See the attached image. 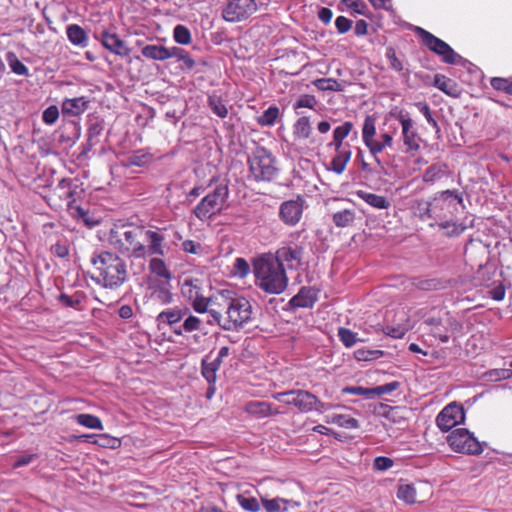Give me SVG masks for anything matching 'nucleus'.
Masks as SVG:
<instances>
[{
    "label": "nucleus",
    "instance_id": "obj_1",
    "mask_svg": "<svg viewBox=\"0 0 512 512\" xmlns=\"http://www.w3.org/2000/svg\"><path fill=\"white\" fill-rule=\"evenodd\" d=\"M253 273L256 285L269 294H281L288 286L285 268L273 258L265 254L253 262Z\"/></svg>",
    "mask_w": 512,
    "mask_h": 512
},
{
    "label": "nucleus",
    "instance_id": "obj_2",
    "mask_svg": "<svg viewBox=\"0 0 512 512\" xmlns=\"http://www.w3.org/2000/svg\"><path fill=\"white\" fill-rule=\"evenodd\" d=\"M209 313L222 329L235 330L251 319L252 305L244 297L234 299L221 297L217 308H210Z\"/></svg>",
    "mask_w": 512,
    "mask_h": 512
},
{
    "label": "nucleus",
    "instance_id": "obj_3",
    "mask_svg": "<svg viewBox=\"0 0 512 512\" xmlns=\"http://www.w3.org/2000/svg\"><path fill=\"white\" fill-rule=\"evenodd\" d=\"M97 271L96 281L105 288L116 289L122 286L127 278L128 271L124 259L119 255L102 251L91 259Z\"/></svg>",
    "mask_w": 512,
    "mask_h": 512
},
{
    "label": "nucleus",
    "instance_id": "obj_4",
    "mask_svg": "<svg viewBox=\"0 0 512 512\" xmlns=\"http://www.w3.org/2000/svg\"><path fill=\"white\" fill-rule=\"evenodd\" d=\"M144 225L122 224L110 231L109 241L130 258H145Z\"/></svg>",
    "mask_w": 512,
    "mask_h": 512
},
{
    "label": "nucleus",
    "instance_id": "obj_5",
    "mask_svg": "<svg viewBox=\"0 0 512 512\" xmlns=\"http://www.w3.org/2000/svg\"><path fill=\"white\" fill-rule=\"evenodd\" d=\"M354 128L351 121H345L333 130L332 140L327 144V148L334 150V156L331 159L329 169L334 173L341 175L352 157L351 145L345 142Z\"/></svg>",
    "mask_w": 512,
    "mask_h": 512
},
{
    "label": "nucleus",
    "instance_id": "obj_6",
    "mask_svg": "<svg viewBox=\"0 0 512 512\" xmlns=\"http://www.w3.org/2000/svg\"><path fill=\"white\" fill-rule=\"evenodd\" d=\"M250 176L256 181H272L278 174L276 159L265 147H256L248 157Z\"/></svg>",
    "mask_w": 512,
    "mask_h": 512
},
{
    "label": "nucleus",
    "instance_id": "obj_7",
    "mask_svg": "<svg viewBox=\"0 0 512 512\" xmlns=\"http://www.w3.org/2000/svg\"><path fill=\"white\" fill-rule=\"evenodd\" d=\"M228 196V185H217L195 206L193 209L194 215L201 221H208L212 219L222 212L226 205Z\"/></svg>",
    "mask_w": 512,
    "mask_h": 512
},
{
    "label": "nucleus",
    "instance_id": "obj_8",
    "mask_svg": "<svg viewBox=\"0 0 512 512\" xmlns=\"http://www.w3.org/2000/svg\"><path fill=\"white\" fill-rule=\"evenodd\" d=\"M396 131L397 128L391 132L381 130L379 136L376 137L375 118L368 115L362 126V141L370 154L382 153L385 149L392 148Z\"/></svg>",
    "mask_w": 512,
    "mask_h": 512
},
{
    "label": "nucleus",
    "instance_id": "obj_9",
    "mask_svg": "<svg viewBox=\"0 0 512 512\" xmlns=\"http://www.w3.org/2000/svg\"><path fill=\"white\" fill-rule=\"evenodd\" d=\"M415 31L421 44L434 54L440 56L444 63L453 65L457 64L462 59L448 43L436 37L431 32L421 27H417Z\"/></svg>",
    "mask_w": 512,
    "mask_h": 512
},
{
    "label": "nucleus",
    "instance_id": "obj_10",
    "mask_svg": "<svg viewBox=\"0 0 512 512\" xmlns=\"http://www.w3.org/2000/svg\"><path fill=\"white\" fill-rule=\"evenodd\" d=\"M259 9L257 0H227L221 10L223 20L239 23L248 20Z\"/></svg>",
    "mask_w": 512,
    "mask_h": 512
},
{
    "label": "nucleus",
    "instance_id": "obj_11",
    "mask_svg": "<svg viewBox=\"0 0 512 512\" xmlns=\"http://www.w3.org/2000/svg\"><path fill=\"white\" fill-rule=\"evenodd\" d=\"M450 448L458 453L479 455L483 452L481 443L465 428L454 429L448 434Z\"/></svg>",
    "mask_w": 512,
    "mask_h": 512
},
{
    "label": "nucleus",
    "instance_id": "obj_12",
    "mask_svg": "<svg viewBox=\"0 0 512 512\" xmlns=\"http://www.w3.org/2000/svg\"><path fill=\"white\" fill-rule=\"evenodd\" d=\"M396 119L401 125V140L405 148V152L408 154H415L419 152L423 139L418 133L414 121L408 113H404L402 111L396 115Z\"/></svg>",
    "mask_w": 512,
    "mask_h": 512
},
{
    "label": "nucleus",
    "instance_id": "obj_13",
    "mask_svg": "<svg viewBox=\"0 0 512 512\" xmlns=\"http://www.w3.org/2000/svg\"><path fill=\"white\" fill-rule=\"evenodd\" d=\"M432 495L433 489L428 482L400 484L397 489V498L407 505L425 503Z\"/></svg>",
    "mask_w": 512,
    "mask_h": 512
},
{
    "label": "nucleus",
    "instance_id": "obj_14",
    "mask_svg": "<svg viewBox=\"0 0 512 512\" xmlns=\"http://www.w3.org/2000/svg\"><path fill=\"white\" fill-rule=\"evenodd\" d=\"M304 248L293 242H286L280 246L273 258L278 261L282 267L287 266L289 270H297L303 265Z\"/></svg>",
    "mask_w": 512,
    "mask_h": 512
},
{
    "label": "nucleus",
    "instance_id": "obj_15",
    "mask_svg": "<svg viewBox=\"0 0 512 512\" xmlns=\"http://www.w3.org/2000/svg\"><path fill=\"white\" fill-rule=\"evenodd\" d=\"M293 137L295 141L304 142L313 151L319 149L324 143L323 138L313 134L310 119L306 116L300 117L294 123Z\"/></svg>",
    "mask_w": 512,
    "mask_h": 512
},
{
    "label": "nucleus",
    "instance_id": "obj_16",
    "mask_svg": "<svg viewBox=\"0 0 512 512\" xmlns=\"http://www.w3.org/2000/svg\"><path fill=\"white\" fill-rule=\"evenodd\" d=\"M465 420V411L462 405L452 402L445 406L436 417L438 428L448 432Z\"/></svg>",
    "mask_w": 512,
    "mask_h": 512
},
{
    "label": "nucleus",
    "instance_id": "obj_17",
    "mask_svg": "<svg viewBox=\"0 0 512 512\" xmlns=\"http://www.w3.org/2000/svg\"><path fill=\"white\" fill-rule=\"evenodd\" d=\"M304 203L305 201L300 195L295 199L282 202L279 208V217L281 221L288 226L297 225L302 218Z\"/></svg>",
    "mask_w": 512,
    "mask_h": 512
},
{
    "label": "nucleus",
    "instance_id": "obj_18",
    "mask_svg": "<svg viewBox=\"0 0 512 512\" xmlns=\"http://www.w3.org/2000/svg\"><path fill=\"white\" fill-rule=\"evenodd\" d=\"M293 401V406L301 413H309L314 410L323 413L327 409L325 403L321 402L316 395L307 390L298 389L296 398Z\"/></svg>",
    "mask_w": 512,
    "mask_h": 512
},
{
    "label": "nucleus",
    "instance_id": "obj_19",
    "mask_svg": "<svg viewBox=\"0 0 512 512\" xmlns=\"http://www.w3.org/2000/svg\"><path fill=\"white\" fill-rule=\"evenodd\" d=\"M144 234V243L148 242V245H145V257L146 256H164V241L165 236L161 232L160 229L152 230L147 229L144 226L143 230Z\"/></svg>",
    "mask_w": 512,
    "mask_h": 512
},
{
    "label": "nucleus",
    "instance_id": "obj_20",
    "mask_svg": "<svg viewBox=\"0 0 512 512\" xmlns=\"http://www.w3.org/2000/svg\"><path fill=\"white\" fill-rule=\"evenodd\" d=\"M244 411L258 419L281 414V411L278 407H274L273 404L260 400H252L247 402L244 406Z\"/></svg>",
    "mask_w": 512,
    "mask_h": 512
},
{
    "label": "nucleus",
    "instance_id": "obj_21",
    "mask_svg": "<svg viewBox=\"0 0 512 512\" xmlns=\"http://www.w3.org/2000/svg\"><path fill=\"white\" fill-rule=\"evenodd\" d=\"M101 43L105 49L115 55L126 57L130 54V49L127 47L125 41L116 33L103 31L101 33Z\"/></svg>",
    "mask_w": 512,
    "mask_h": 512
},
{
    "label": "nucleus",
    "instance_id": "obj_22",
    "mask_svg": "<svg viewBox=\"0 0 512 512\" xmlns=\"http://www.w3.org/2000/svg\"><path fill=\"white\" fill-rule=\"evenodd\" d=\"M90 100L85 96L66 98L61 103L63 116L78 117L89 107Z\"/></svg>",
    "mask_w": 512,
    "mask_h": 512
},
{
    "label": "nucleus",
    "instance_id": "obj_23",
    "mask_svg": "<svg viewBox=\"0 0 512 512\" xmlns=\"http://www.w3.org/2000/svg\"><path fill=\"white\" fill-rule=\"evenodd\" d=\"M462 329L463 326L459 321L449 318L445 323H442L440 327L433 329L431 334L442 343H447L452 336L457 337Z\"/></svg>",
    "mask_w": 512,
    "mask_h": 512
},
{
    "label": "nucleus",
    "instance_id": "obj_24",
    "mask_svg": "<svg viewBox=\"0 0 512 512\" xmlns=\"http://www.w3.org/2000/svg\"><path fill=\"white\" fill-rule=\"evenodd\" d=\"M222 361L214 357L212 352L205 356L201 363V373L209 384H214L217 378V372L222 365Z\"/></svg>",
    "mask_w": 512,
    "mask_h": 512
},
{
    "label": "nucleus",
    "instance_id": "obj_25",
    "mask_svg": "<svg viewBox=\"0 0 512 512\" xmlns=\"http://www.w3.org/2000/svg\"><path fill=\"white\" fill-rule=\"evenodd\" d=\"M317 300V292L310 287H302L299 292L293 296L289 304L293 308H311Z\"/></svg>",
    "mask_w": 512,
    "mask_h": 512
},
{
    "label": "nucleus",
    "instance_id": "obj_26",
    "mask_svg": "<svg viewBox=\"0 0 512 512\" xmlns=\"http://www.w3.org/2000/svg\"><path fill=\"white\" fill-rule=\"evenodd\" d=\"M433 85L446 95L453 98H457L461 94L458 84L451 78L442 74L435 75Z\"/></svg>",
    "mask_w": 512,
    "mask_h": 512
},
{
    "label": "nucleus",
    "instance_id": "obj_27",
    "mask_svg": "<svg viewBox=\"0 0 512 512\" xmlns=\"http://www.w3.org/2000/svg\"><path fill=\"white\" fill-rule=\"evenodd\" d=\"M189 301L197 313L209 312L210 308H216L215 306L219 303L218 298L213 299L211 297L204 296L201 289L194 296L189 294Z\"/></svg>",
    "mask_w": 512,
    "mask_h": 512
},
{
    "label": "nucleus",
    "instance_id": "obj_28",
    "mask_svg": "<svg viewBox=\"0 0 512 512\" xmlns=\"http://www.w3.org/2000/svg\"><path fill=\"white\" fill-rule=\"evenodd\" d=\"M449 168L444 163H434L429 166L422 175V180L425 183L433 184L444 177L448 176Z\"/></svg>",
    "mask_w": 512,
    "mask_h": 512
},
{
    "label": "nucleus",
    "instance_id": "obj_29",
    "mask_svg": "<svg viewBox=\"0 0 512 512\" xmlns=\"http://www.w3.org/2000/svg\"><path fill=\"white\" fill-rule=\"evenodd\" d=\"M66 35L68 40L74 45L78 47H86L88 45V34L87 32L78 24H70L66 27Z\"/></svg>",
    "mask_w": 512,
    "mask_h": 512
},
{
    "label": "nucleus",
    "instance_id": "obj_30",
    "mask_svg": "<svg viewBox=\"0 0 512 512\" xmlns=\"http://www.w3.org/2000/svg\"><path fill=\"white\" fill-rule=\"evenodd\" d=\"M356 195L365 203H367L368 205L375 209H387L390 205L388 200L384 196L375 193L367 192L364 190H358L356 192Z\"/></svg>",
    "mask_w": 512,
    "mask_h": 512
},
{
    "label": "nucleus",
    "instance_id": "obj_31",
    "mask_svg": "<svg viewBox=\"0 0 512 512\" xmlns=\"http://www.w3.org/2000/svg\"><path fill=\"white\" fill-rule=\"evenodd\" d=\"M188 309H167L162 311L157 316V321L160 324H167L173 326L181 321V319L188 314Z\"/></svg>",
    "mask_w": 512,
    "mask_h": 512
},
{
    "label": "nucleus",
    "instance_id": "obj_32",
    "mask_svg": "<svg viewBox=\"0 0 512 512\" xmlns=\"http://www.w3.org/2000/svg\"><path fill=\"white\" fill-rule=\"evenodd\" d=\"M141 54L150 60L165 61L167 60V47L159 44H148L141 49Z\"/></svg>",
    "mask_w": 512,
    "mask_h": 512
},
{
    "label": "nucleus",
    "instance_id": "obj_33",
    "mask_svg": "<svg viewBox=\"0 0 512 512\" xmlns=\"http://www.w3.org/2000/svg\"><path fill=\"white\" fill-rule=\"evenodd\" d=\"M73 195L74 191L72 190L70 181L67 179H62L59 181L50 199H52L54 196H58L60 200L66 201L67 206L70 207L72 202H74Z\"/></svg>",
    "mask_w": 512,
    "mask_h": 512
},
{
    "label": "nucleus",
    "instance_id": "obj_34",
    "mask_svg": "<svg viewBox=\"0 0 512 512\" xmlns=\"http://www.w3.org/2000/svg\"><path fill=\"white\" fill-rule=\"evenodd\" d=\"M153 160V155L145 149H139L134 151L131 155L126 158V166H137L142 167Z\"/></svg>",
    "mask_w": 512,
    "mask_h": 512
},
{
    "label": "nucleus",
    "instance_id": "obj_35",
    "mask_svg": "<svg viewBox=\"0 0 512 512\" xmlns=\"http://www.w3.org/2000/svg\"><path fill=\"white\" fill-rule=\"evenodd\" d=\"M249 490H244L236 495V500L241 508L248 512H259L261 507L258 500L255 497L248 496Z\"/></svg>",
    "mask_w": 512,
    "mask_h": 512
},
{
    "label": "nucleus",
    "instance_id": "obj_36",
    "mask_svg": "<svg viewBox=\"0 0 512 512\" xmlns=\"http://www.w3.org/2000/svg\"><path fill=\"white\" fill-rule=\"evenodd\" d=\"M326 422L336 424L339 427L347 429H356L359 427L358 420L345 414H333L326 417Z\"/></svg>",
    "mask_w": 512,
    "mask_h": 512
},
{
    "label": "nucleus",
    "instance_id": "obj_37",
    "mask_svg": "<svg viewBox=\"0 0 512 512\" xmlns=\"http://www.w3.org/2000/svg\"><path fill=\"white\" fill-rule=\"evenodd\" d=\"M149 268L153 274L164 279L166 282L171 279V273L162 259L158 257L152 258L149 262Z\"/></svg>",
    "mask_w": 512,
    "mask_h": 512
},
{
    "label": "nucleus",
    "instance_id": "obj_38",
    "mask_svg": "<svg viewBox=\"0 0 512 512\" xmlns=\"http://www.w3.org/2000/svg\"><path fill=\"white\" fill-rule=\"evenodd\" d=\"M84 295L82 292H75L73 295L61 293L58 296V301L65 307H71L76 310H82Z\"/></svg>",
    "mask_w": 512,
    "mask_h": 512
},
{
    "label": "nucleus",
    "instance_id": "obj_39",
    "mask_svg": "<svg viewBox=\"0 0 512 512\" xmlns=\"http://www.w3.org/2000/svg\"><path fill=\"white\" fill-rule=\"evenodd\" d=\"M333 223L339 227L344 228L350 226L355 220V212L350 209L337 211L333 214Z\"/></svg>",
    "mask_w": 512,
    "mask_h": 512
},
{
    "label": "nucleus",
    "instance_id": "obj_40",
    "mask_svg": "<svg viewBox=\"0 0 512 512\" xmlns=\"http://www.w3.org/2000/svg\"><path fill=\"white\" fill-rule=\"evenodd\" d=\"M313 84L320 91L341 92L344 90L342 83L334 78H319L316 79Z\"/></svg>",
    "mask_w": 512,
    "mask_h": 512
},
{
    "label": "nucleus",
    "instance_id": "obj_41",
    "mask_svg": "<svg viewBox=\"0 0 512 512\" xmlns=\"http://www.w3.org/2000/svg\"><path fill=\"white\" fill-rule=\"evenodd\" d=\"M173 38L174 41L180 45H189L192 42L190 30L182 24H178L174 27Z\"/></svg>",
    "mask_w": 512,
    "mask_h": 512
},
{
    "label": "nucleus",
    "instance_id": "obj_42",
    "mask_svg": "<svg viewBox=\"0 0 512 512\" xmlns=\"http://www.w3.org/2000/svg\"><path fill=\"white\" fill-rule=\"evenodd\" d=\"M76 421L79 425L90 429H102V421L99 417L92 414H79L76 416Z\"/></svg>",
    "mask_w": 512,
    "mask_h": 512
},
{
    "label": "nucleus",
    "instance_id": "obj_43",
    "mask_svg": "<svg viewBox=\"0 0 512 512\" xmlns=\"http://www.w3.org/2000/svg\"><path fill=\"white\" fill-rule=\"evenodd\" d=\"M439 229L444 230L447 237H457L461 235L466 227L461 223L444 221L438 224Z\"/></svg>",
    "mask_w": 512,
    "mask_h": 512
},
{
    "label": "nucleus",
    "instance_id": "obj_44",
    "mask_svg": "<svg viewBox=\"0 0 512 512\" xmlns=\"http://www.w3.org/2000/svg\"><path fill=\"white\" fill-rule=\"evenodd\" d=\"M384 355L382 350H372L367 348H359L354 351V358L357 361H372L381 358Z\"/></svg>",
    "mask_w": 512,
    "mask_h": 512
},
{
    "label": "nucleus",
    "instance_id": "obj_45",
    "mask_svg": "<svg viewBox=\"0 0 512 512\" xmlns=\"http://www.w3.org/2000/svg\"><path fill=\"white\" fill-rule=\"evenodd\" d=\"M278 116L279 108L277 106H270L257 118V122L261 126H272Z\"/></svg>",
    "mask_w": 512,
    "mask_h": 512
},
{
    "label": "nucleus",
    "instance_id": "obj_46",
    "mask_svg": "<svg viewBox=\"0 0 512 512\" xmlns=\"http://www.w3.org/2000/svg\"><path fill=\"white\" fill-rule=\"evenodd\" d=\"M208 104L214 114H216L220 118H225L228 115V109L221 99L216 95L209 96Z\"/></svg>",
    "mask_w": 512,
    "mask_h": 512
},
{
    "label": "nucleus",
    "instance_id": "obj_47",
    "mask_svg": "<svg viewBox=\"0 0 512 512\" xmlns=\"http://www.w3.org/2000/svg\"><path fill=\"white\" fill-rule=\"evenodd\" d=\"M484 377L488 381H502L512 377V369L510 368H496L485 372Z\"/></svg>",
    "mask_w": 512,
    "mask_h": 512
},
{
    "label": "nucleus",
    "instance_id": "obj_48",
    "mask_svg": "<svg viewBox=\"0 0 512 512\" xmlns=\"http://www.w3.org/2000/svg\"><path fill=\"white\" fill-rule=\"evenodd\" d=\"M263 507L267 512H285L286 508H282V504L288 503V500L284 498H274V499H266L261 498Z\"/></svg>",
    "mask_w": 512,
    "mask_h": 512
},
{
    "label": "nucleus",
    "instance_id": "obj_49",
    "mask_svg": "<svg viewBox=\"0 0 512 512\" xmlns=\"http://www.w3.org/2000/svg\"><path fill=\"white\" fill-rule=\"evenodd\" d=\"M7 61L11 70L21 76L28 75V68L17 58V56L13 52L7 53Z\"/></svg>",
    "mask_w": 512,
    "mask_h": 512
},
{
    "label": "nucleus",
    "instance_id": "obj_50",
    "mask_svg": "<svg viewBox=\"0 0 512 512\" xmlns=\"http://www.w3.org/2000/svg\"><path fill=\"white\" fill-rule=\"evenodd\" d=\"M490 84L493 89L512 95V80L502 77H493L490 80Z\"/></svg>",
    "mask_w": 512,
    "mask_h": 512
},
{
    "label": "nucleus",
    "instance_id": "obj_51",
    "mask_svg": "<svg viewBox=\"0 0 512 512\" xmlns=\"http://www.w3.org/2000/svg\"><path fill=\"white\" fill-rule=\"evenodd\" d=\"M338 337H339L340 341L343 343V345L347 348L352 347L358 341H360L357 338V334L348 328H339Z\"/></svg>",
    "mask_w": 512,
    "mask_h": 512
},
{
    "label": "nucleus",
    "instance_id": "obj_52",
    "mask_svg": "<svg viewBox=\"0 0 512 512\" xmlns=\"http://www.w3.org/2000/svg\"><path fill=\"white\" fill-rule=\"evenodd\" d=\"M59 118V109L56 105H50L42 114V120L47 125H53Z\"/></svg>",
    "mask_w": 512,
    "mask_h": 512
},
{
    "label": "nucleus",
    "instance_id": "obj_53",
    "mask_svg": "<svg viewBox=\"0 0 512 512\" xmlns=\"http://www.w3.org/2000/svg\"><path fill=\"white\" fill-rule=\"evenodd\" d=\"M202 320L199 317L189 315L183 322L182 328L185 332H193L202 329Z\"/></svg>",
    "mask_w": 512,
    "mask_h": 512
},
{
    "label": "nucleus",
    "instance_id": "obj_54",
    "mask_svg": "<svg viewBox=\"0 0 512 512\" xmlns=\"http://www.w3.org/2000/svg\"><path fill=\"white\" fill-rule=\"evenodd\" d=\"M386 58L389 61L390 67L397 71L401 72L403 70V64L400 59L397 57L396 51L393 47H388L386 49Z\"/></svg>",
    "mask_w": 512,
    "mask_h": 512
},
{
    "label": "nucleus",
    "instance_id": "obj_55",
    "mask_svg": "<svg viewBox=\"0 0 512 512\" xmlns=\"http://www.w3.org/2000/svg\"><path fill=\"white\" fill-rule=\"evenodd\" d=\"M297 393H298V389L297 390H289V391H285V392L275 393L272 395V397L281 403L293 406V402H294L293 400L296 398Z\"/></svg>",
    "mask_w": 512,
    "mask_h": 512
},
{
    "label": "nucleus",
    "instance_id": "obj_56",
    "mask_svg": "<svg viewBox=\"0 0 512 512\" xmlns=\"http://www.w3.org/2000/svg\"><path fill=\"white\" fill-rule=\"evenodd\" d=\"M415 105L418 108V110L423 114L427 122L431 124L434 128H438V123L434 119L429 105L426 102H417Z\"/></svg>",
    "mask_w": 512,
    "mask_h": 512
},
{
    "label": "nucleus",
    "instance_id": "obj_57",
    "mask_svg": "<svg viewBox=\"0 0 512 512\" xmlns=\"http://www.w3.org/2000/svg\"><path fill=\"white\" fill-rule=\"evenodd\" d=\"M317 104L316 98L313 95L305 94L301 95L296 101L294 108H309L313 109Z\"/></svg>",
    "mask_w": 512,
    "mask_h": 512
},
{
    "label": "nucleus",
    "instance_id": "obj_58",
    "mask_svg": "<svg viewBox=\"0 0 512 512\" xmlns=\"http://www.w3.org/2000/svg\"><path fill=\"white\" fill-rule=\"evenodd\" d=\"M250 272V266L248 262L241 257L236 258L234 263V273L237 276L245 277Z\"/></svg>",
    "mask_w": 512,
    "mask_h": 512
},
{
    "label": "nucleus",
    "instance_id": "obj_59",
    "mask_svg": "<svg viewBox=\"0 0 512 512\" xmlns=\"http://www.w3.org/2000/svg\"><path fill=\"white\" fill-rule=\"evenodd\" d=\"M399 386H400V383L398 381H392L390 383H386L384 385L374 387V388H372L373 396L374 395L380 396L383 394L391 393V392L397 390L399 388Z\"/></svg>",
    "mask_w": 512,
    "mask_h": 512
},
{
    "label": "nucleus",
    "instance_id": "obj_60",
    "mask_svg": "<svg viewBox=\"0 0 512 512\" xmlns=\"http://www.w3.org/2000/svg\"><path fill=\"white\" fill-rule=\"evenodd\" d=\"M343 393H348L352 395H361L367 398H371L373 396L372 388H364L362 386H350L345 387L343 389Z\"/></svg>",
    "mask_w": 512,
    "mask_h": 512
},
{
    "label": "nucleus",
    "instance_id": "obj_61",
    "mask_svg": "<svg viewBox=\"0 0 512 512\" xmlns=\"http://www.w3.org/2000/svg\"><path fill=\"white\" fill-rule=\"evenodd\" d=\"M200 289L201 288L198 285V280H186L183 284L182 292L184 296L189 299V294L194 296L199 292Z\"/></svg>",
    "mask_w": 512,
    "mask_h": 512
},
{
    "label": "nucleus",
    "instance_id": "obj_62",
    "mask_svg": "<svg viewBox=\"0 0 512 512\" xmlns=\"http://www.w3.org/2000/svg\"><path fill=\"white\" fill-rule=\"evenodd\" d=\"M335 26L340 34L348 32L352 27V20L345 16H338L335 20Z\"/></svg>",
    "mask_w": 512,
    "mask_h": 512
},
{
    "label": "nucleus",
    "instance_id": "obj_63",
    "mask_svg": "<svg viewBox=\"0 0 512 512\" xmlns=\"http://www.w3.org/2000/svg\"><path fill=\"white\" fill-rule=\"evenodd\" d=\"M394 462L389 457L379 456L374 460V468L379 471H384L393 466Z\"/></svg>",
    "mask_w": 512,
    "mask_h": 512
},
{
    "label": "nucleus",
    "instance_id": "obj_64",
    "mask_svg": "<svg viewBox=\"0 0 512 512\" xmlns=\"http://www.w3.org/2000/svg\"><path fill=\"white\" fill-rule=\"evenodd\" d=\"M155 296L162 304H168L172 301V293L167 288H159L154 291Z\"/></svg>",
    "mask_w": 512,
    "mask_h": 512
}]
</instances>
